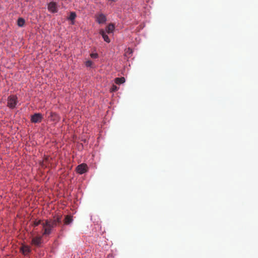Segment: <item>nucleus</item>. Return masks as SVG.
Wrapping results in <instances>:
<instances>
[{
    "mask_svg": "<svg viewBox=\"0 0 258 258\" xmlns=\"http://www.w3.org/2000/svg\"><path fill=\"white\" fill-rule=\"evenodd\" d=\"M42 227L43 230L42 235L43 236L48 235L51 233L53 227L49 223L48 220H46L44 222H42Z\"/></svg>",
    "mask_w": 258,
    "mask_h": 258,
    "instance_id": "obj_1",
    "label": "nucleus"
},
{
    "mask_svg": "<svg viewBox=\"0 0 258 258\" xmlns=\"http://www.w3.org/2000/svg\"><path fill=\"white\" fill-rule=\"evenodd\" d=\"M18 103V98L16 95H10L8 98L7 106L11 109L14 108Z\"/></svg>",
    "mask_w": 258,
    "mask_h": 258,
    "instance_id": "obj_2",
    "label": "nucleus"
},
{
    "mask_svg": "<svg viewBox=\"0 0 258 258\" xmlns=\"http://www.w3.org/2000/svg\"><path fill=\"white\" fill-rule=\"evenodd\" d=\"M43 119V115L41 113H36L32 115L31 117V121L32 123H40Z\"/></svg>",
    "mask_w": 258,
    "mask_h": 258,
    "instance_id": "obj_3",
    "label": "nucleus"
},
{
    "mask_svg": "<svg viewBox=\"0 0 258 258\" xmlns=\"http://www.w3.org/2000/svg\"><path fill=\"white\" fill-rule=\"evenodd\" d=\"M42 235H37L32 238L31 244L37 247H40L42 243Z\"/></svg>",
    "mask_w": 258,
    "mask_h": 258,
    "instance_id": "obj_4",
    "label": "nucleus"
},
{
    "mask_svg": "<svg viewBox=\"0 0 258 258\" xmlns=\"http://www.w3.org/2000/svg\"><path fill=\"white\" fill-rule=\"evenodd\" d=\"M96 22L99 24H103L106 21V16L102 13H99L95 15Z\"/></svg>",
    "mask_w": 258,
    "mask_h": 258,
    "instance_id": "obj_5",
    "label": "nucleus"
},
{
    "mask_svg": "<svg viewBox=\"0 0 258 258\" xmlns=\"http://www.w3.org/2000/svg\"><path fill=\"white\" fill-rule=\"evenodd\" d=\"M48 10L49 12L54 13L57 12V4L55 2H50L48 4Z\"/></svg>",
    "mask_w": 258,
    "mask_h": 258,
    "instance_id": "obj_6",
    "label": "nucleus"
},
{
    "mask_svg": "<svg viewBox=\"0 0 258 258\" xmlns=\"http://www.w3.org/2000/svg\"><path fill=\"white\" fill-rule=\"evenodd\" d=\"M87 166L85 164H81L76 168V170L79 174H82L87 171Z\"/></svg>",
    "mask_w": 258,
    "mask_h": 258,
    "instance_id": "obj_7",
    "label": "nucleus"
},
{
    "mask_svg": "<svg viewBox=\"0 0 258 258\" xmlns=\"http://www.w3.org/2000/svg\"><path fill=\"white\" fill-rule=\"evenodd\" d=\"M20 250L24 255H27L31 252V249L28 245H23L21 247Z\"/></svg>",
    "mask_w": 258,
    "mask_h": 258,
    "instance_id": "obj_8",
    "label": "nucleus"
},
{
    "mask_svg": "<svg viewBox=\"0 0 258 258\" xmlns=\"http://www.w3.org/2000/svg\"><path fill=\"white\" fill-rule=\"evenodd\" d=\"M48 222L52 226V227L54 228L57 226V224L61 223V218L60 217H57L53 221H48Z\"/></svg>",
    "mask_w": 258,
    "mask_h": 258,
    "instance_id": "obj_9",
    "label": "nucleus"
},
{
    "mask_svg": "<svg viewBox=\"0 0 258 258\" xmlns=\"http://www.w3.org/2000/svg\"><path fill=\"white\" fill-rule=\"evenodd\" d=\"M99 33L100 35H102V36L105 41H106L107 43L110 42V39L109 38L108 36L106 34L104 30L101 29L100 30Z\"/></svg>",
    "mask_w": 258,
    "mask_h": 258,
    "instance_id": "obj_10",
    "label": "nucleus"
},
{
    "mask_svg": "<svg viewBox=\"0 0 258 258\" xmlns=\"http://www.w3.org/2000/svg\"><path fill=\"white\" fill-rule=\"evenodd\" d=\"M73 221V217L71 215H67L64 219V223L66 225H69Z\"/></svg>",
    "mask_w": 258,
    "mask_h": 258,
    "instance_id": "obj_11",
    "label": "nucleus"
},
{
    "mask_svg": "<svg viewBox=\"0 0 258 258\" xmlns=\"http://www.w3.org/2000/svg\"><path fill=\"white\" fill-rule=\"evenodd\" d=\"M50 117L51 120L54 121H58L59 120L58 115L54 112H51Z\"/></svg>",
    "mask_w": 258,
    "mask_h": 258,
    "instance_id": "obj_12",
    "label": "nucleus"
},
{
    "mask_svg": "<svg viewBox=\"0 0 258 258\" xmlns=\"http://www.w3.org/2000/svg\"><path fill=\"white\" fill-rule=\"evenodd\" d=\"M114 25L113 24H109L106 28V31L107 33L109 34L112 33L114 29Z\"/></svg>",
    "mask_w": 258,
    "mask_h": 258,
    "instance_id": "obj_13",
    "label": "nucleus"
},
{
    "mask_svg": "<svg viewBox=\"0 0 258 258\" xmlns=\"http://www.w3.org/2000/svg\"><path fill=\"white\" fill-rule=\"evenodd\" d=\"M25 20L22 18H20L17 21V24L19 27H23L25 24Z\"/></svg>",
    "mask_w": 258,
    "mask_h": 258,
    "instance_id": "obj_14",
    "label": "nucleus"
},
{
    "mask_svg": "<svg viewBox=\"0 0 258 258\" xmlns=\"http://www.w3.org/2000/svg\"><path fill=\"white\" fill-rule=\"evenodd\" d=\"M115 82L117 84H121L125 82V79L123 77L116 78L115 80Z\"/></svg>",
    "mask_w": 258,
    "mask_h": 258,
    "instance_id": "obj_15",
    "label": "nucleus"
},
{
    "mask_svg": "<svg viewBox=\"0 0 258 258\" xmlns=\"http://www.w3.org/2000/svg\"><path fill=\"white\" fill-rule=\"evenodd\" d=\"M42 222L41 220H35L33 222L32 225L33 227H35L38 226L39 224L42 225Z\"/></svg>",
    "mask_w": 258,
    "mask_h": 258,
    "instance_id": "obj_16",
    "label": "nucleus"
},
{
    "mask_svg": "<svg viewBox=\"0 0 258 258\" xmlns=\"http://www.w3.org/2000/svg\"><path fill=\"white\" fill-rule=\"evenodd\" d=\"M76 17V14L75 12H71L69 17V19L73 21Z\"/></svg>",
    "mask_w": 258,
    "mask_h": 258,
    "instance_id": "obj_17",
    "label": "nucleus"
},
{
    "mask_svg": "<svg viewBox=\"0 0 258 258\" xmlns=\"http://www.w3.org/2000/svg\"><path fill=\"white\" fill-rule=\"evenodd\" d=\"M93 64V62L91 61V60H87L86 62V66L87 67H90L92 66Z\"/></svg>",
    "mask_w": 258,
    "mask_h": 258,
    "instance_id": "obj_18",
    "label": "nucleus"
},
{
    "mask_svg": "<svg viewBox=\"0 0 258 258\" xmlns=\"http://www.w3.org/2000/svg\"><path fill=\"white\" fill-rule=\"evenodd\" d=\"M90 56L93 58H96L98 57V55L96 53H91Z\"/></svg>",
    "mask_w": 258,
    "mask_h": 258,
    "instance_id": "obj_19",
    "label": "nucleus"
},
{
    "mask_svg": "<svg viewBox=\"0 0 258 258\" xmlns=\"http://www.w3.org/2000/svg\"><path fill=\"white\" fill-rule=\"evenodd\" d=\"M117 90V87L116 86H113L112 88V91H115Z\"/></svg>",
    "mask_w": 258,
    "mask_h": 258,
    "instance_id": "obj_20",
    "label": "nucleus"
},
{
    "mask_svg": "<svg viewBox=\"0 0 258 258\" xmlns=\"http://www.w3.org/2000/svg\"><path fill=\"white\" fill-rule=\"evenodd\" d=\"M127 52H129L130 53H132V50L131 49H130V48H128L127 49V50L126 51V53Z\"/></svg>",
    "mask_w": 258,
    "mask_h": 258,
    "instance_id": "obj_21",
    "label": "nucleus"
}]
</instances>
